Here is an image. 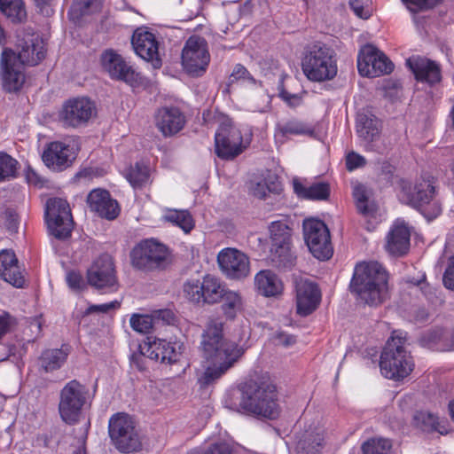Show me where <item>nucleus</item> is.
<instances>
[{
    "instance_id": "nucleus-46",
    "label": "nucleus",
    "mask_w": 454,
    "mask_h": 454,
    "mask_svg": "<svg viewBox=\"0 0 454 454\" xmlns=\"http://www.w3.org/2000/svg\"><path fill=\"white\" fill-rule=\"evenodd\" d=\"M363 454H392V442L387 438L372 437L361 446Z\"/></svg>"
},
{
    "instance_id": "nucleus-17",
    "label": "nucleus",
    "mask_w": 454,
    "mask_h": 454,
    "mask_svg": "<svg viewBox=\"0 0 454 454\" xmlns=\"http://www.w3.org/2000/svg\"><path fill=\"white\" fill-rule=\"evenodd\" d=\"M95 113L92 101L87 98H75L63 105L59 116L64 125L75 128L87 123Z\"/></svg>"
},
{
    "instance_id": "nucleus-50",
    "label": "nucleus",
    "mask_w": 454,
    "mask_h": 454,
    "mask_svg": "<svg viewBox=\"0 0 454 454\" xmlns=\"http://www.w3.org/2000/svg\"><path fill=\"white\" fill-rule=\"evenodd\" d=\"M278 190L279 184L267 179L251 182L249 187L250 193L258 199H265L270 192H277Z\"/></svg>"
},
{
    "instance_id": "nucleus-9",
    "label": "nucleus",
    "mask_w": 454,
    "mask_h": 454,
    "mask_svg": "<svg viewBox=\"0 0 454 454\" xmlns=\"http://www.w3.org/2000/svg\"><path fill=\"white\" fill-rule=\"evenodd\" d=\"M88 395V388L78 380H73L67 382L59 394L60 418L67 424L77 422Z\"/></svg>"
},
{
    "instance_id": "nucleus-2",
    "label": "nucleus",
    "mask_w": 454,
    "mask_h": 454,
    "mask_svg": "<svg viewBox=\"0 0 454 454\" xmlns=\"http://www.w3.org/2000/svg\"><path fill=\"white\" fill-rule=\"evenodd\" d=\"M397 197L403 204L418 210L427 220H433L442 213L435 179L432 176H422L413 182L401 179Z\"/></svg>"
},
{
    "instance_id": "nucleus-3",
    "label": "nucleus",
    "mask_w": 454,
    "mask_h": 454,
    "mask_svg": "<svg viewBox=\"0 0 454 454\" xmlns=\"http://www.w3.org/2000/svg\"><path fill=\"white\" fill-rule=\"evenodd\" d=\"M239 407L256 417L276 419L280 414L276 386L268 377L247 383L242 389Z\"/></svg>"
},
{
    "instance_id": "nucleus-8",
    "label": "nucleus",
    "mask_w": 454,
    "mask_h": 454,
    "mask_svg": "<svg viewBox=\"0 0 454 454\" xmlns=\"http://www.w3.org/2000/svg\"><path fill=\"white\" fill-rule=\"evenodd\" d=\"M169 250L162 243L151 239L140 242L131 252L132 265L141 270L164 269L169 261Z\"/></svg>"
},
{
    "instance_id": "nucleus-5",
    "label": "nucleus",
    "mask_w": 454,
    "mask_h": 454,
    "mask_svg": "<svg viewBox=\"0 0 454 454\" xmlns=\"http://www.w3.org/2000/svg\"><path fill=\"white\" fill-rule=\"evenodd\" d=\"M405 338L394 332L381 353L380 367L385 378L400 380L414 369V363L404 348Z\"/></svg>"
},
{
    "instance_id": "nucleus-58",
    "label": "nucleus",
    "mask_w": 454,
    "mask_h": 454,
    "mask_svg": "<svg viewBox=\"0 0 454 454\" xmlns=\"http://www.w3.org/2000/svg\"><path fill=\"white\" fill-rule=\"evenodd\" d=\"M442 283L447 289L454 291V254L449 259L442 276Z\"/></svg>"
},
{
    "instance_id": "nucleus-4",
    "label": "nucleus",
    "mask_w": 454,
    "mask_h": 454,
    "mask_svg": "<svg viewBox=\"0 0 454 454\" xmlns=\"http://www.w3.org/2000/svg\"><path fill=\"white\" fill-rule=\"evenodd\" d=\"M386 270L377 262L358 263L354 270L350 287L366 304L377 306L387 297Z\"/></svg>"
},
{
    "instance_id": "nucleus-11",
    "label": "nucleus",
    "mask_w": 454,
    "mask_h": 454,
    "mask_svg": "<svg viewBox=\"0 0 454 454\" xmlns=\"http://www.w3.org/2000/svg\"><path fill=\"white\" fill-rule=\"evenodd\" d=\"M45 218L51 234L59 239L70 236L73 217L68 202L61 198L49 199L46 202Z\"/></svg>"
},
{
    "instance_id": "nucleus-64",
    "label": "nucleus",
    "mask_w": 454,
    "mask_h": 454,
    "mask_svg": "<svg viewBox=\"0 0 454 454\" xmlns=\"http://www.w3.org/2000/svg\"><path fill=\"white\" fill-rule=\"evenodd\" d=\"M275 341L278 345L287 348L294 345L296 342V339L294 335L278 333L275 335Z\"/></svg>"
},
{
    "instance_id": "nucleus-13",
    "label": "nucleus",
    "mask_w": 454,
    "mask_h": 454,
    "mask_svg": "<svg viewBox=\"0 0 454 454\" xmlns=\"http://www.w3.org/2000/svg\"><path fill=\"white\" fill-rule=\"evenodd\" d=\"M303 236L310 253L319 260H327L333 255L330 232L324 222L307 219L303 222Z\"/></svg>"
},
{
    "instance_id": "nucleus-26",
    "label": "nucleus",
    "mask_w": 454,
    "mask_h": 454,
    "mask_svg": "<svg viewBox=\"0 0 454 454\" xmlns=\"http://www.w3.org/2000/svg\"><path fill=\"white\" fill-rule=\"evenodd\" d=\"M410 237L406 224L403 222H395L387 237L386 249L393 255L405 254L409 250Z\"/></svg>"
},
{
    "instance_id": "nucleus-23",
    "label": "nucleus",
    "mask_w": 454,
    "mask_h": 454,
    "mask_svg": "<svg viewBox=\"0 0 454 454\" xmlns=\"http://www.w3.org/2000/svg\"><path fill=\"white\" fill-rule=\"evenodd\" d=\"M87 203L92 212L107 220L115 219L120 214L118 202L112 199L106 190L94 189L87 197Z\"/></svg>"
},
{
    "instance_id": "nucleus-60",
    "label": "nucleus",
    "mask_w": 454,
    "mask_h": 454,
    "mask_svg": "<svg viewBox=\"0 0 454 454\" xmlns=\"http://www.w3.org/2000/svg\"><path fill=\"white\" fill-rule=\"evenodd\" d=\"M365 163H366V160H365L364 157H363L362 155H360L355 152H351L347 155L346 166L349 171H352L357 168L363 167L365 165Z\"/></svg>"
},
{
    "instance_id": "nucleus-35",
    "label": "nucleus",
    "mask_w": 454,
    "mask_h": 454,
    "mask_svg": "<svg viewBox=\"0 0 454 454\" xmlns=\"http://www.w3.org/2000/svg\"><path fill=\"white\" fill-rule=\"evenodd\" d=\"M270 258L272 264L279 269H291L295 265L296 256L291 250V243L270 246Z\"/></svg>"
},
{
    "instance_id": "nucleus-6",
    "label": "nucleus",
    "mask_w": 454,
    "mask_h": 454,
    "mask_svg": "<svg viewBox=\"0 0 454 454\" xmlns=\"http://www.w3.org/2000/svg\"><path fill=\"white\" fill-rule=\"evenodd\" d=\"M301 67L307 78L313 82L332 80L338 71L333 50L321 44H315L307 51Z\"/></svg>"
},
{
    "instance_id": "nucleus-14",
    "label": "nucleus",
    "mask_w": 454,
    "mask_h": 454,
    "mask_svg": "<svg viewBox=\"0 0 454 454\" xmlns=\"http://www.w3.org/2000/svg\"><path fill=\"white\" fill-rule=\"evenodd\" d=\"M88 283L103 292H114L118 288L113 259L108 254H102L96 259L87 270Z\"/></svg>"
},
{
    "instance_id": "nucleus-39",
    "label": "nucleus",
    "mask_w": 454,
    "mask_h": 454,
    "mask_svg": "<svg viewBox=\"0 0 454 454\" xmlns=\"http://www.w3.org/2000/svg\"><path fill=\"white\" fill-rule=\"evenodd\" d=\"M353 196L358 212L364 217H373L377 212V205L369 200L366 187L363 184H356L353 188Z\"/></svg>"
},
{
    "instance_id": "nucleus-34",
    "label": "nucleus",
    "mask_w": 454,
    "mask_h": 454,
    "mask_svg": "<svg viewBox=\"0 0 454 454\" xmlns=\"http://www.w3.org/2000/svg\"><path fill=\"white\" fill-rule=\"evenodd\" d=\"M68 351L66 348L44 350L39 357V365L45 372L59 369L67 361Z\"/></svg>"
},
{
    "instance_id": "nucleus-57",
    "label": "nucleus",
    "mask_w": 454,
    "mask_h": 454,
    "mask_svg": "<svg viewBox=\"0 0 454 454\" xmlns=\"http://www.w3.org/2000/svg\"><path fill=\"white\" fill-rule=\"evenodd\" d=\"M121 303L118 301H112L110 302L98 304V305H90L86 309L87 314L92 313H108L111 310H115L120 308Z\"/></svg>"
},
{
    "instance_id": "nucleus-51",
    "label": "nucleus",
    "mask_w": 454,
    "mask_h": 454,
    "mask_svg": "<svg viewBox=\"0 0 454 454\" xmlns=\"http://www.w3.org/2000/svg\"><path fill=\"white\" fill-rule=\"evenodd\" d=\"M131 328L140 333H147L154 328V319L151 315L133 314L129 320Z\"/></svg>"
},
{
    "instance_id": "nucleus-1",
    "label": "nucleus",
    "mask_w": 454,
    "mask_h": 454,
    "mask_svg": "<svg viewBox=\"0 0 454 454\" xmlns=\"http://www.w3.org/2000/svg\"><path fill=\"white\" fill-rule=\"evenodd\" d=\"M200 348L203 356L210 363L200 380L204 385L221 378L244 353L238 343L223 338V322L218 317H210L207 321Z\"/></svg>"
},
{
    "instance_id": "nucleus-32",
    "label": "nucleus",
    "mask_w": 454,
    "mask_h": 454,
    "mask_svg": "<svg viewBox=\"0 0 454 454\" xmlns=\"http://www.w3.org/2000/svg\"><path fill=\"white\" fill-rule=\"evenodd\" d=\"M294 190L299 197L307 200H327L330 195L329 184L322 182L305 185L294 180Z\"/></svg>"
},
{
    "instance_id": "nucleus-19",
    "label": "nucleus",
    "mask_w": 454,
    "mask_h": 454,
    "mask_svg": "<svg viewBox=\"0 0 454 454\" xmlns=\"http://www.w3.org/2000/svg\"><path fill=\"white\" fill-rule=\"evenodd\" d=\"M75 158L76 153L74 148L59 141L49 143L42 155L45 166L56 172H61L69 168Z\"/></svg>"
},
{
    "instance_id": "nucleus-30",
    "label": "nucleus",
    "mask_w": 454,
    "mask_h": 454,
    "mask_svg": "<svg viewBox=\"0 0 454 454\" xmlns=\"http://www.w3.org/2000/svg\"><path fill=\"white\" fill-rule=\"evenodd\" d=\"M254 285L258 293L265 297H276L283 292L281 279L269 270H261L255 275Z\"/></svg>"
},
{
    "instance_id": "nucleus-33",
    "label": "nucleus",
    "mask_w": 454,
    "mask_h": 454,
    "mask_svg": "<svg viewBox=\"0 0 454 454\" xmlns=\"http://www.w3.org/2000/svg\"><path fill=\"white\" fill-rule=\"evenodd\" d=\"M411 423L414 427L426 433L438 432L442 434L445 430L441 425L439 417L427 411H416Z\"/></svg>"
},
{
    "instance_id": "nucleus-10",
    "label": "nucleus",
    "mask_w": 454,
    "mask_h": 454,
    "mask_svg": "<svg viewBox=\"0 0 454 454\" xmlns=\"http://www.w3.org/2000/svg\"><path fill=\"white\" fill-rule=\"evenodd\" d=\"M249 141H244L241 131L233 125L230 119H224L215 135V151L223 160H233L248 145Z\"/></svg>"
},
{
    "instance_id": "nucleus-36",
    "label": "nucleus",
    "mask_w": 454,
    "mask_h": 454,
    "mask_svg": "<svg viewBox=\"0 0 454 454\" xmlns=\"http://www.w3.org/2000/svg\"><path fill=\"white\" fill-rule=\"evenodd\" d=\"M100 9V0H74L68 11V17L74 23H80L84 17L98 12Z\"/></svg>"
},
{
    "instance_id": "nucleus-16",
    "label": "nucleus",
    "mask_w": 454,
    "mask_h": 454,
    "mask_svg": "<svg viewBox=\"0 0 454 454\" xmlns=\"http://www.w3.org/2000/svg\"><path fill=\"white\" fill-rule=\"evenodd\" d=\"M217 262L222 272L231 279H242L250 273L249 257L237 248L222 249L218 253Z\"/></svg>"
},
{
    "instance_id": "nucleus-43",
    "label": "nucleus",
    "mask_w": 454,
    "mask_h": 454,
    "mask_svg": "<svg viewBox=\"0 0 454 454\" xmlns=\"http://www.w3.org/2000/svg\"><path fill=\"white\" fill-rule=\"evenodd\" d=\"M203 279H187L183 285L184 297L193 304H204Z\"/></svg>"
},
{
    "instance_id": "nucleus-24",
    "label": "nucleus",
    "mask_w": 454,
    "mask_h": 454,
    "mask_svg": "<svg viewBox=\"0 0 454 454\" xmlns=\"http://www.w3.org/2000/svg\"><path fill=\"white\" fill-rule=\"evenodd\" d=\"M406 64L418 81L429 84H434L441 81V69L434 61L419 56H412L406 60Z\"/></svg>"
},
{
    "instance_id": "nucleus-20",
    "label": "nucleus",
    "mask_w": 454,
    "mask_h": 454,
    "mask_svg": "<svg viewBox=\"0 0 454 454\" xmlns=\"http://www.w3.org/2000/svg\"><path fill=\"white\" fill-rule=\"evenodd\" d=\"M135 52L146 61H150L154 68L161 67L159 57V43L155 35L144 27L137 28L131 38Z\"/></svg>"
},
{
    "instance_id": "nucleus-40",
    "label": "nucleus",
    "mask_w": 454,
    "mask_h": 454,
    "mask_svg": "<svg viewBox=\"0 0 454 454\" xmlns=\"http://www.w3.org/2000/svg\"><path fill=\"white\" fill-rule=\"evenodd\" d=\"M221 300V309L227 319H234L243 309V299L237 292L227 290Z\"/></svg>"
},
{
    "instance_id": "nucleus-22",
    "label": "nucleus",
    "mask_w": 454,
    "mask_h": 454,
    "mask_svg": "<svg viewBox=\"0 0 454 454\" xmlns=\"http://www.w3.org/2000/svg\"><path fill=\"white\" fill-rule=\"evenodd\" d=\"M320 301L321 293L315 283L307 279L296 281V309L300 316L311 314Z\"/></svg>"
},
{
    "instance_id": "nucleus-44",
    "label": "nucleus",
    "mask_w": 454,
    "mask_h": 454,
    "mask_svg": "<svg viewBox=\"0 0 454 454\" xmlns=\"http://www.w3.org/2000/svg\"><path fill=\"white\" fill-rule=\"evenodd\" d=\"M125 176L134 188H138L149 182L150 170L146 165L137 162L135 165L130 166Z\"/></svg>"
},
{
    "instance_id": "nucleus-25",
    "label": "nucleus",
    "mask_w": 454,
    "mask_h": 454,
    "mask_svg": "<svg viewBox=\"0 0 454 454\" xmlns=\"http://www.w3.org/2000/svg\"><path fill=\"white\" fill-rule=\"evenodd\" d=\"M155 123L159 130L167 137L179 132L184 126L185 119L178 108L162 107L155 115Z\"/></svg>"
},
{
    "instance_id": "nucleus-62",
    "label": "nucleus",
    "mask_w": 454,
    "mask_h": 454,
    "mask_svg": "<svg viewBox=\"0 0 454 454\" xmlns=\"http://www.w3.org/2000/svg\"><path fill=\"white\" fill-rule=\"evenodd\" d=\"M4 223L10 232H16L19 224L17 214L12 210H6L4 214Z\"/></svg>"
},
{
    "instance_id": "nucleus-28",
    "label": "nucleus",
    "mask_w": 454,
    "mask_h": 454,
    "mask_svg": "<svg viewBox=\"0 0 454 454\" xmlns=\"http://www.w3.org/2000/svg\"><path fill=\"white\" fill-rule=\"evenodd\" d=\"M0 277L15 287H22L24 277L18 265L15 254L11 250L0 252Z\"/></svg>"
},
{
    "instance_id": "nucleus-42",
    "label": "nucleus",
    "mask_w": 454,
    "mask_h": 454,
    "mask_svg": "<svg viewBox=\"0 0 454 454\" xmlns=\"http://www.w3.org/2000/svg\"><path fill=\"white\" fill-rule=\"evenodd\" d=\"M277 130L283 136L312 137L315 132L312 126L297 119H292L282 124H278Z\"/></svg>"
},
{
    "instance_id": "nucleus-12",
    "label": "nucleus",
    "mask_w": 454,
    "mask_h": 454,
    "mask_svg": "<svg viewBox=\"0 0 454 454\" xmlns=\"http://www.w3.org/2000/svg\"><path fill=\"white\" fill-rule=\"evenodd\" d=\"M210 62L207 43L202 37L193 35L185 43L182 51V65L193 77L203 75Z\"/></svg>"
},
{
    "instance_id": "nucleus-37",
    "label": "nucleus",
    "mask_w": 454,
    "mask_h": 454,
    "mask_svg": "<svg viewBox=\"0 0 454 454\" xmlns=\"http://www.w3.org/2000/svg\"><path fill=\"white\" fill-rule=\"evenodd\" d=\"M203 286L204 304L217 303L227 291L219 278L209 274L203 277Z\"/></svg>"
},
{
    "instance_id": "nucleus-61",
    "label": "nucleus",
    "mask_w": 454,
    "mask_h": 454,
    "mask_svg": "<svg viewBox=\"0 0 454 454\" xmlns=\"http://www.w3.org/2000/svg\"><path fill=\"white\" fill-rule=\"evenodd\" d=\"M279 98L290 107H297L302 104V98L299 94H292L283 88L279 90Z\"/></svg>"
},
{
    "instance_id": "nucleus-54",
    "label": "nucleus",
    "mask_w": 454,
    "mask_h": 454,
    "mask_svg": "<svg viewBox=\"0 0 454 454\" xmlns=\"http://www.w3.org/2000/svg\"><path fill=\"white\" fill-rule=\"evenodd\" d=\"M154 319V326L159 325H174L176 322V317L171 309H159L152 313Z\"/></svg>"
},
{
    "instance_id": "nucleus-41",
    "label": "nucleus",
    "mask_w": 454,
    "mask_h": 454,
    "mask_svg": "<svg viewBox=\"0 0 454 454\" xmlns=\"http://www.w3.org/2000/svg\"><path fill=\"white\" fill-rule=\"evenodd\" d=\"M270 246L291 243V228L286 219L273 221L269 225Z\"/></svg>"
},
{
    "instance_id": "nucleus-52",
    "label": "nucleus",
    "mask_w": 454,
    "mask_h": 454,
    "mask_svg": "<svg viewBox=\"0 0 454 454\" xmlns=\"http://www.w3.org/2000/svg\"><path fill=\"white\" fill-rule=\"evenodd\" d=\"M181 355V345L176 342L164 340V349L162 350L161 362L169 364L178 361Z\"/></svg>"
},
{
    "instance_id": "nucleus-48",
    "label": "nucleus",
    "mask_w": 454,
    "mask_h": 454,
    "mask_svg": "<svg viewBox=\"0 0 454 454\" xmlns=\"http://www.w3.org/2000/svg\"><path fill=\"white\" fill-rule=\"evenodd\" d=\"M164 340L163 339H154L151 340V339L148 338L147 341L139 345L141 355L152 360H161Z\"/></svg>"
},
{
    "instance_id": "nucleus-38",
    "label": "nucleus",
    "mask_w": 454,
    "mask_h": 454,
    "mask_svg": "<svg viewBox=\"0 0 454 454\" xmlns=\"http://www.w3.org/2000/svg\"><path fill=\"white\" fill-rule=\"evenodd\" d=\"M0 11L12 23H23L27 10L23 0H0Z\"/></svg>"
},
{
    "instance_id": "nucleus-15",
    "label": "nucleus",
    "mask_w": 454,
    "mask_h": 454,
    "mask_svg": "<svg viewBox=\"0 0 454 454\" xmlns=\"http://www.w3.org/2000/svg\"><path fill=\"white\" fill-rule=\"evenodd\" d=\"M393 63L372 45H364L357 56V69L361 75L378 77L392 72Z\"/></svg>"
},
{
    "instance_id": "nucleus-59",
    "label": "nucleus",
    "mask_w": 454,
    "mask_h": 454,
    "mask_svg": "<svg viewBox=\"0 0 454 454\" xmlns=\"http://www.w3.org/2000/svg\"><path fill=\"white\" fill-rule=\"evenodd\" d=\"M203 454H232V446L226 442H218L202 450Z\"/></svg>"
},
{
    "instance_id": "nucleus-63",
    "label": "nucleus",
    "mask_w": 454,
    "mask_h": 454,
    "mask_svg": "<svg viewBox=\"0 0 454 454\" xmlns=\"http://www.w3.org/2000/svg\"><path fill=\"white\" fill-rule=\"evenodd\" d=\"M67 283L74 291L81 290L84 286L82 275L75 271H70L67 274Z\"/></svg>"
},
{
    "instance_id": "nucleus-49",
    "label": "nucleus",
    "mask_w": 454,
    "mask_h": 454,
    "mask_svg": "<svg viewBox=\"0 0 454 454\" xmlns=\"http://www.w3.org/2000/svg\"><path fill=\"white\" fill-rule=\"evenodd\" d=\"M18 161L5 153L0 152V182L16 177Z\"/></svg>"
},
{
    "instance_id": "nucleus-27",
    "label": "nucleus",
    "mask_w": 454,
    "mask_h": 454,
    "mask_svg": "<svg viewBox=\"0 0 454 454\" xmlns=\"http://www.w3.org/2000/svg\"><path fill=\"white\" fill-rule=\"evenodd\" d=\"M45 47L43 39L39 35H32L20 44L16 59L20 65L35 66L44 59Z\"/></svg>"
},
{
    "instance_id": "nucleus-55",
    "label": "nucleus",
    "mask_w": 454,
    "mask_h": 454,
    "mask_svg": "<svg viewBox=\"0 0 454 454\" xmlns=\"http://www.w3.org/2000/svg\"><path fill=\"white\" fill-rule=\"evenodd\" d=\"M239 80H243L251 84H256V80L249 74L245 67L240 64H237L230 76V82H234Z\"/></svg>"
},
{
    "instance_id": "nucleus-21",
    "label": "nucleus",
    "mask_w": 454,
    "mask_h": 454,
    "mask_svg": "<svg viewBox=\"0 0 454 454\" xmlns=\"http://www.w3.org/2000/svg\"><path fill=\"white\" fill-rule=\"evenodd\" d=\"M101 64L104 70L114 79L130 84L138 80V74L134 68L113 50L106 51L101 55Z\"/></svg>"
},
{
    "instance_id": "nucleus-56",
    "label": "nucleus",
    "mask_w": 454,
    "mask_h": 454,
    "mask_svg": "<svg viewBox=\"0 0 454 454\" xmlns=\"http://www.w3.org/2000/svg\"><path fill=\"white\" fill-rule=\"evenodd\" d=\"M349 4L357 17L364 20L371 17L369 0H350Z\"/></svg>"
},
{
    "instance_id": "nucleus-53",
    "label": "nucleus",
    "mask_w": 454,
    "mask_h": 454,
    "mask_svg": "<svg viewBox=\"0 0 454 454\" xmlns=\"http://www.w3.org/2000/svg\"><path fill=\"white\" fill-rule=\"evenodd\" d=\"M412 12L427 11L435 7L441 0H402Z\"/></svg>"
},
{
    "instance_id": "nucleus-29",
    "label": "nucleus",
    "mask_w": 454,
    "mask_h": 454,
    "mask_svg": "<svg viewBox=\"0 0 454 454\" xmlns=\"http://www.w3.org/2000/svg\"><path fill=\"white\" fill-rule=\"evenodd\" d=\"M422 347L445 352L454 350V332L436 329L425 333L419 339Z\"/></svg>"
},
{
    "instance_id": "nucleus-47",
    "label": "nucleus",
    "mask_w": 454,
    "mask_h": 454,
    "mask_svg": "<svg viewBox=\"0 0 454 454\" xmlns=\"http://www.w3.org/2000/svg\"><path fill=\"white\" fill-rule=\"evenodd\" d=\"M324 446V435L320 432L309 433L299 442L304 454H317Z\"/></svg>"
},
{
    "instance_id": "nucleus-45",
    "label": "nucleus",
    "mask_w": 454,
    "mask_h": 454,
    "mask_svg": "<svg viewBox=\"0 0 454 454\" xmlns=\"http://www.w3.org/2000/svg\"><path fill=\"white\" fill-rule=\"evenodd\" d=\"M164 219L180 227L185 233L190 232L194 227L192 216L187 210H168Z\"/></svg>"
},
{
    "instance_id": "nucleus-18",
    "label": "nucleus",
    "mask_w": 454,
    "mask_h": 454,
    "mask_svg": "<svg viewBox=\"0 0 454 454\" xmlns=\"http://www.w3.org/2000/svg\"><path fill=\"white\" fill-rule=\"evenodd\" d=\"M0 66L4 89L9 92L19 90L25 82L24 68L12 50L3 51Z\"/></svg>"
},
{
    "instance_id": "nucleus-7",
    "label": "nucleus",
    "mask_w": 454,
    "mask_h": 454,
    "mask_svg": "<svg viewBox=\"0 0 454 454\" xmlns=\"http://www.w3.org/2000/svg\"><path fill=\"white\" fill-rule=\"evenodd\" d=\"M108 434L113 445L121 453H131L142 449L136 423L127 413L119 412L110 418Z\"/></svg>"
},
{
    "instance_id": "nucleus-31",
    "label": "nucleus",
    "mask_w": 454,
    "mask_h": 454,
    "mask_svg": "<svg viewBox=\"0 0 454 454\" xmlns=\"http://www.w3.org/2000/svg\"><path fill=\"white\" fill-rule=\"evenodd\" d=\"M380 122L372 114L360 113L356 120V132L365 142L372 143L380 137Z\"/></svg>"
}]
</instances>
